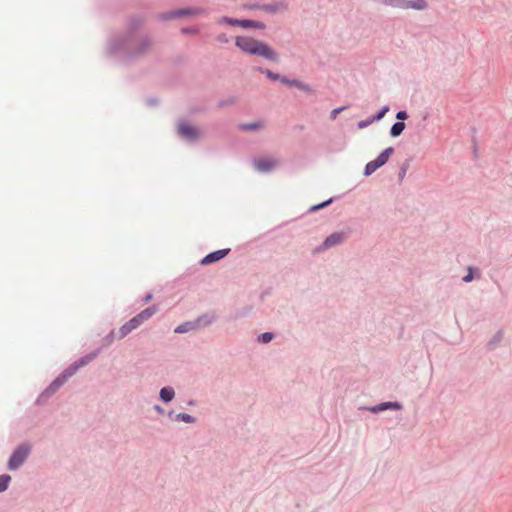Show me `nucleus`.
<instances>
[{
	"label": "nucleus",
	"mask_w": 512,
	"mask_h": 512,
	"mask_svg": "<svg viewBox=\"0 0 512 512\" xmlns=\"http://www.w3.org/2000/svg\"><path fill=\"white\" fill-rule=\"evenodd\" d=\"M404 129H405L404 122H396L391 127L390 133L393 137H397L403 132Z\"/></svg>",
	"instance_id": "ddd939ff"
},
{
	"label": "nucleus",
	"mask_w": 512,
	"mask_h": 512,
	"mask_svg": "<svg viewBox=\"0 0 512 512\" xmlns=\"http://www.w3.org/2000/svg\"><path fill=\"white\" fill-rule=\"evenodd\" d=\"M220 40L223 42H227V39L225 37H221Z\"/></svg>",
	"instance_id": "72a5a7b5"
},
{
	"label": "nucleus",
	"mask_w": 512,
	"mask_h": 512,
	"mask_svg": "<svg viewBox=\"0 0 512 512\" xmlns=\"http://www.w3.org/2000/svg\"><path fill=\"white\" fill-rule=\"evenodd\" d=\"M273 339V334L266 332L259 336V341L262 343H269Z\"/></svg>",
	"instance_id": "412c9836"
},
{
	"label": "nucleus",
	"mask_w": 512,
	"mask_h": 512,
	"mask_svg": "<svg viewBox=\"0 0 512 512\" xmlns=\"http://www.w3.org/2000/svg\"><path fill=\"white\" fill-rule=\"evenodd\" d=\"M473 279L472 268H469V273L463 278L465 282H469Z\"/></svg>",
	"instance_id": "cd10ccee"
},
{
	"label": "nucleus",
	"mask_w": 512,
	"mask_h": 512,
	"mask_svg": "<svg viewBox=\"0 0 512 512\" xmlns=\"http://www.w3.org/2000/svg\"><path fill=\"white\" fill-rule=\"evenodd\" d=\"M178 132L179 134L188 139V140H194V139H197L200 135V132L199 130L194 127V126H191L187 123H181L179 124L178 126Z\"/></svg>",
	"instance_id": "20e7f679"
},
{
	"label": "nucleus",
	"mask_w": 512,
	"mask_h": 512,
	"mask_svg": "<svg viewBox=\"0 0 512 512\" xmlns=\"http://www.w3.org/2000/svg\"><path fill=\"white\" fill-rule=\"evenodd\" d=\"M156 306H151L146 309H144L142 312L134 316L132 319H130L128 322H126L120 329H119V337L123 338L126 335H128L130 332L138 328L140 325H142L145 321L150 319L156 312H157Z\"/></svg>",
	"instance_id": "f03ea898"
},
{
	"label": "nucleus",
	"mask_w": 512,
	"mask_h": 512,
	"mask_svg": "<svg viewBox=\"0 0 512 512\" xmlns=\"http://www.w3.org/2000/svg\"><path fill=\"white\" fill-rule=\"evenodd\" d=\"M11 480L9 475H0V492L5 491Z\"/></svg>",
	"instance_id": "f3484780"
},
{
	"label": "nucleus",
	"mask_w": 512,
	"mask_h": 512,
	"mask_svg": "<svg viewBox=\"0 0 512 512\" xmlns=\"http://www.w3.org/2000/svg\"><path fill=\"white\" fill-rule=\"evenodd\" d=\"M230 249L227 248V249H221V250H217V251H214L208 255H206L202 260H201V264L202 265H208V264H211V263H214L216 261H219L221 260L222 258H224L228 253H229Z\"/></svg>",
	"instance_id": "39448f33"
},
{
	"label": "nucleus",
	"mask_w": 512,
	"mask_h": 512,
	"mask_svg": "<svg viewBox=\"0 0 512 512\" xmlns=\"http://www.w3.org/2000/svg\"><path fill=\"white\" fill-rule=\"evenodd\" d=\"M397 119L399 120H405L407 119L408 115L405 111H399L396 115Z\"/></svg>",
	"instance_id": "bb28decb"
},
{
	"label": "nucleus",
	"mask_w": 512,
	"mask_h": 512,
	"mask_svg": "<svg viewBox=\"0 0 512 512\" xmlns=\"http://www.w3.org/2000/svg\"><path fill=\"white\" fill-rule=\"evenodd\" d=\"M258 126H259L258 124L253 123V124H246V125H244L243 127H244L245 129H247V130H254V129H256Z\"/></svg>",
	"instance_id": "c85d7f7f"
},
{
	"label": "nucleus",
	"mask_w": 512,
	"mask_h": 512,
	"mask_svg": "<svg viewBox=\"0 0 512 512\" xmlns=\"http://www.w3.org/2000/svg\"><path fill=\"white\" fill-rule=\"evenodd\" d=\"M255 165L259 171L266 172L276 166V161L274 159H260L256 161Z\"/></svg>",
	"instance_id": "0eeeda50"
},
{
	"label": "nucleus",
	"mask_w": 512,
	"mask_h": 512,
	"mask_svg": "<svg viewBox=\"0 0 512 512\" xmlns=\"http://www.w3.org/2000/svg\"><path fill=\"white\" fill-rule=\"evenodd\" d=\"M236 46L243 52L253 55H259L266 59L277 61V54L264 42L250 38V37H237Z\"/></svg>",
	"instance_id": "f257e3e1"
},
{
	"label": "nucleus",
	"mask_w": 512,
	"mask_h": 512,
	"mask_svg": "<svg viewBox=\"0 0 512 512\" xmlns=\"http://www.w3.org/2000/svg\"><path fill=\"white\" fill-rule=\"evenodd\" d=\"M407 9L424 10L427 8L425 0H407Z\"/></svg>",
	"instance_id": "1a4fd4ad"
},
{
	"label": "nucleus",
	"mask_w": 512,
	"mask_h": 512,
	"mask_svg": "<svg viewBox=\"0 0 512 512\" xmlns=\"http://www.w3.org/2000/svg\"><path fill=\"white\" fill-rule=\"evenodd\" d=\"M329 202H330V201H328V202H324V203H322V204H320V205H317V206H315L313 209H314V210L320 209V208H322V207L326 206Z\"/></svg>",
	"instance_id": "2f4dec72"
},
{
	"label": "nucleus",
	"mask_w": 512,
	"mask_h": 512,
	"mask_svg": "<svg viewBox=\"0 0 512 512\" xmlns=\"http://www.w3.org/2000/svg\"><path fill=\"white\" fill-rule=\"evenodd\" d=\"M373 122H374V121H372V117H371V118H370V119H368V120L360 121V122L358 123V127H359L360 129H363V128L367 127L368 125H370V124H371V123H373Z\"/></svg>",
	"instance_id": "a878e982"
},
{
	"label": "nucleus",
	"mask_w": 512,
	"mask_h": 512,
	"mask_svg": "<svg viewBox=\"0 0 512 512\" xmlns=\"http://www.w3.org/2000/svg\"><path fill=\"white\" fill-rule=\"evenodd\" d=\"M193 328V325L191 323H184L176 327L175 333H185L190 331Z\"/></svg>",
	"instance_id": "a211bd4d"
},
{
	"label": "nucleus",
	"mask_w": 512,
	"mask_h": 512,
	"mask_svg": "<svg viewBox=\"0 0 512 512\" xmlns=\"http://www.w3.org/2000/svg\"><path fill=\"white\" fill-rule=\"evenodd\" d=\"M388 111H389V107L388 106H384L377 115L372 117V121H379V120H381L386 115V113Z\"/></svg>",
	"instance_id": "6ab92c4d"
},
{
	"label": "nucleus",
	"mask_w": 512,
	"mask_h": 512,
	"mask_svg": "<svg viewBox=\"0 0 512 512\" xmlns=\"http://www.w3.org/2000/svg\"><path fill=\"white\" fill-rule=\"evenodd\" d=\"M384 3L399 9H407V0H384Z\"/></svg>",
	"instance_id": "f8f14e48"
},
{
	"label": "nucleus",
	"mask_w": 512,
	"mask_h": 512,
	"mask_svg": "<svg viewBox=\"0 0 512 512\" xmlns=\"http://www.w3.org/2000/svg\"><path fill=\"white\" fill-rule=\"evenodd\" d=\"M197 30L196 29H192V28H183L182 29V33L186 34V33H195Z\"/></svg>",
	"instance_id": "7c9ffc66"
},
{
	"label": "nucleus",
	"mask_w": 512,
	"mask_h": 512,
	"mask_svg": "<svg viewBox=\"0 0 512 512\" xmlns=\"http://www.w3.org/2000/svg\"><path fill=\"white\" fill-rule=\"evenodd\" d=\"M395 408V409H400L401 408V405L398 404L397 402H387V403H383L381 405H379L378 407L376 408H373V411H382V410H385L387 408Z\"/></svg>",
	"instance_id": "dca6fc26"
},
{
	"label": "nucleus",
	"mask_w": 512,
	"mask_h": 512,
	"mask_svg": "<svg viewBox=\"0 0 512 512\" xmlns=\"http://www.w3.org/2000/svg\"><path fill=\"white\" fill-rule=\"evenodd\" d=\"M239 21L240 20H235V19H231V18H228V17H223L219 20L220 23H227V24H230V25H239Z\"/></svg>",
	"instance_id": "5701e85b"
},
{
	"label": "nucleus",
	"mask_w": 512,
	"mask_h": 512,
	"mask_svg": "<svg viewBox=\"0 0 512 512\" xmlns=\"http://www.w3.org/2000/svg\"><path fill=\"white\" fill-rule=\"evenodd\" d=\"M239 25L244 28L253 27V28L263 29L265 27L263 23L258 22V21H252V20H241V21H239Z\"/></svg>",
	"instance_id": "9b49d317"
},
{
	"label": "nucleus",
	"mask_w": 512,
	"mask_h": 512,
	"mask_svg": "<svg viewBox=\"0 0 512 512\" xmlns=\"http://www.w3.org/2000/svg\"><path fill=\"white\" fill-rule=\"evenodd\" d=\"M378 168H380V165L375 160L370 161L365 166L364 174L366 176H369L372 173H374Z\"/></svg>",
	"instance_id": "4468645a"
},
{
	"label": "nucleus",
	"mask_w": 512,
	"mask_h": 512,
	"mask_svg": "<svg viewBox=\"0 0 512 512\" xmlns=\"http://www.w3.org/2000/svg\"><path fill=\"white\" fill-rule=\"evenodd\" d=\"M344 239H345L344 233H341V232L333 233L330 236H328L326 238V240L324 241L323 249L330 248L337 244H340L343 242Z\"/></svg>",
	"instance_id": "423d86ee"
},
{
	"label": "nucleus",
	"mask_w": 512,
	"mask_h": 512,
	"mask_svg": "<svg viewBox=\"0 0 512 512\" xmlns=\"http://www.w3.org/2000/svg\"><path fill=\"white\" fill-rule=\"evenodd\" d=\"M282 82H284L286 84H289V85H294V86H296V87H298L300 89H303V90H308V88L304 84H302V83H300V82H298L296 80L289 81L287 79H282Z\"/></svg>",
	"instance_id": "aec40b11"
},
{
	"label": "nucleus",
	"mask_w": 512,
	"mask_h": 512,
	"mask_svg": "<svg viewBox=\"0 0 512 512\" xmlns=\"http://www.w3.org/2000/svg\"><path fill=\"white\" fill-rule=\"evenodd\" d=\"M267 76L273 80H276L279 78V76L277 74H273L271 71H267L266 72Z\"/></svg>",
	"instance_id": "c756f323"
},
{
	"label": "nucleus",
	"mask_w": 512,
	"mask_h": 512,
	"mask_svg": "<svg viewBox=\"0 0 512 512\" xmlns=\"http://www.w3.org/2000/svg\"><path fill=\"white\" fill-rule=\"evenodd\" d=\"M152 299V295L151 294H148L145 298V301L148 302Z\"/></svg>",
	"instance_id": "473e14b6"
},
{
	"label": "nucleus",
	"mask_w": 512,
	"mask_h": 512,
	"mask_svg": "<svg viewBox=\"0 0 512 512\" xmlns=\"http://www.w3.org/2000/svg\"><path fill=\"white\" fill-rule=\"evenodd\" d=\"M196 13V11L192 12L191 10H178L173 13V17H179L187 14Z\"/></svg>",
	"instance_id": "b1692460"
},
{
	"label": "nucleus",
	"mask_w": 512,
	"mask_h": 512,
	"mask_svg": "<svg viewBox=\"0 0 512 512\" xmlns=\"http://www.w3.org/2000/svg\"><path fill=\"white\" fill-rule=\"evenodd\" d=\"M74 370L75 369H72V368L68 369L61 377L57 378L54 381L53 385L57 386V387L62 385L67 380V378L70 377L74 373Z\"/></svg>",
	"instance_id": "2eb2a0df"
},
{
	"label": "nucleus",
	"mask_w": 512,
	"mask_h": 512,
	"mask_svg": "<svg viewBox=\"0 0 512 512\" xmlns=\"http://www.w3.org/2000/svg\"><path fill=\"white\" fill-rule=\"evenodd\" d=\"M177 417H178V419H180V420H182V421H184L186 423H191V422L194 421L193 417L191 415H189V414H186V413H180V414H178Z\"/></svg>",
	"instance_id": "4be33fe9"
},
{
	"label": "nucleus",
	"mask_w": 512,
	"mask_h": 512,
	"mask_svg": "<svg viewBox=\"0 0 512 512\" xmlns=\"http://www.w3.org/2000/svg\"><path fill=\"white\" fill-rule=\"evenodd\" d=\"M30 452V448L26 445L19 446L11 455L8 467L11 470L17 469L20 467L25 459L27 458L28 454Z\"/></svg>",
	"instance_id": "7ed1b4c3"
},
{
	"label": "nucleus",
	"mask_w": 512,
	"mask_h": 512,
	"mask_svg": "<svg viewBox=\"0 0 512 512\" xmlns=\"http://www.w3.org/2000/svg\"><path fill=\"white\" fill-rule=\"evenodd\" d=\"M394 149L392 147L386 148L376 159L375 161L381 166L386 164L390 156L393 154Z\"/></svg>",
	"instance_id": "6e6552de"
},
{
	"label": "nucleus",
	"mask_w": 512,
	"mask_h": 512,
	"mask_svg": "<svg viewBox=\"0 0 512 512\" xmlns=\"http://www.w3.org/2000/svg\"><path fill=\"white\" fill-rule=\"evenodd\" d=\"M174 390L171 387H164L160 391V398L165 401L169 402L174 398Z\"/></svg>",
	"instance_id": "9d476101"
},
{
	"label": "nucleus",
	"mask_w": 512,
	"mask_h": 512,
	"mask_svg": "<svg viewBox=\"0 0 512 512\" xmlns=\"http://www.w3.org/2000/svg\"><path fill=\"white\" fill-rule=\"evenodd\" d=\"M346 109V107H339V108H336L334 110H332L331 112V119H336V117L338 116V114L342 111H344Z\"/></svg>",
	"instance_id": "393cba45"
}]
</instances>
